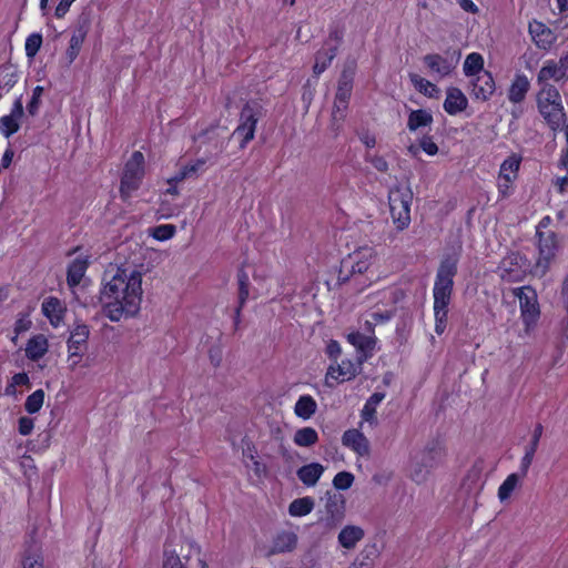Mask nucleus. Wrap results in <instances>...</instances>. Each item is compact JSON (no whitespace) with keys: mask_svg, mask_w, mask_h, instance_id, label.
<instances>
[{"mask_svg":"<svg viewBox=\"0 0 568 568\" xmlns=\"http://www.w3.org/2000/svg\"><path fill=\"white\" fill-rule=\"evenodd\" d=\"M89 27V20H84L83 22L79 23V26L72 31L69 47L64 54L68 65L72 64L78 58L88 36Z\"/></svg>","mask_w":568,"mask_h":568,"instance_id":"nucleus-17","label":"nucleus"},{"mask_svg":"<svg viewBox=\"0 0 568 568\" xmlns=\"http://www.w3.org/2000/svg\"><path fill=\"white\" fill-rule=\"evenodd\" d=\"M343 38L344 29L339 26H332L329 28L328 37L323 45L328 49H334V51L337 52L339 45L343 42Z\"/></svg>","mask_w":568,"mask_h":568,"instance_id":"nucleus-45","label":"nucleus"},{"mask_svg":"<svg viewBox=\"0 0 568 568\" xmlns=\"http://www.w3.org/2000/svg\"><path fill=\"white\" fill-rule=\"evenodd\" d=\"M70 255H72L73 258L68 265L67 282L70 287H74L82 281L90 264L91 255L88 251L80 247L70 252Z\"/></svg>","mask_w":568,"mask_h":568,"instance_id":"nucleus-13","label":"nucleus"},{"mask_svg":"<svg viewBox=\"0 0 568 568\" xmlns=\"http://www.w3.org/2000/svg\"><path fill=\"white\" fill-rule=\"evenodd\" d=\"M49 351V341L43 334H36L31 336L24 348L28 359L37 362L45 356Z\"/></svg>","mask_w":568,"mask_h":568,"instance_id":"nucleus-24","label":"nucleus"},{"mask_svg":"<svg viewBox=\"0 0 568 568\" xmlns=\"http://www.w3.org/2000/svg\"><path fill=\"white\" fill-rule=\"evenodd\" d=\"M413 191L409 186L397 185L389 190L388 204L392 222L397 231L406 230L412 221Z\"/></svg>","mask_w":568,"mask_h":568,"instance_id":"nucleus-4","label":"nucleus"},{"mask_svg":"<svg viewBox=\"0 0 568 568\" xmlns=\"http://www.w3.org/2000/svg\"><path fill=\"white\" fill-rule=\"evenodd\" d=\"M185 546L187 548V552L184 555L186 559L196 557L197 565L200 568H209L206 559L202 555L201 547L197 542H195L194 540H185Z\"/></svg>","mask_w":568,"mask_h":568,"instance_id":"nucleus-46","label":"nucleus"},{"mask_svg":"<svg viewBox=\"0 0 568 568\" xmlns=\"http://www.w3.org/2000/svg\"><path fill=\"white\" fill-rule=\"evenodd\" d=\"M143 273L134 267H116L105 274L100 290L104 315L111 322L136 316L143 301Z\"/></svg>","mask_w":568,"mask_h":568,"instance_id":"nucleus-1","label":"nucleus"},{"mask_svg":"<svg viewBox=\"0 0 568 568\" xmlns=\"http://www.w3.org/2000/svg\"><path fill=\"white\" fill-rule=\"evenodd\" d=\"M423 62L427 68L430 75L436 77L438 79H443L452 74L455 70L458 58H447L437 53L426 54L423 58Z\"/></svg>","mask_w":568,"mask_h":568,"instance_id":"nucleus-15","label":"nucleus"},{"mask_svg":"<svg viewBox=\"0 0 568 568\" xmlns=\"http://www.w3.org/2000/svg\"><path fill=\"white\" fill-rule=\"evenodd\" d=\"M537 109L548 128L557 132L567 121L562 99L554 85L541 87L536 95Z\"/></svg>","mask_w":568,"mask_h":568,"instance_id":"nucleus-3","label":"nucleus"},{"mask_svg":"<svg viewBox=\"0 0 568 568\" xmlns=\"http://www.w3.org/2000/svg\"><path fill=\"white\" fill-rule=\"evenodd\" d=\"M443 460V453L440 450L427 452L423 455V463L427 467H435Z\"/></svg>","mask_w":568,"mask_h":568,"instance_id":"nucleus-58","label":"nucleus"},{"mask_svg":"<svg viewBox=\"0 0 568 568\" xmlns=\"http://www.w3.org/2000/svg\"><path fill=\"white\" fill-rule=\"evenodd\" d=\"M22 565L23 568H43L42 555L38 551L28 552Z\"/></svg>","mask_w":568,"mask_h":568,"instance_id":"nucleus-55","label":"nucleus"},{"mask_svg":"<svg viewBox=\"0 0 568 568\" xmlns=\"http://www.w3.org/2000/svg\"><path fill=\"white\" fill-rule=\"evenodd\" d=\"M23 115V105L21 100H17L9 114L0 118V133L6 138L14 134L20 128V120Z\"/></svg>","mask_w":568,"mask_h":568,"instance_id":"nucleus-22","label":"nucleus"},{"mask_svg":"<svg viewBox=\"0 0 568 568\" xmlns=\"http://www.w3.org/2000/svg\"><path fill=\"white\" fill-rule=\"evenodd\" d=\"M514 295L519 301L520 318L527 335L536 328L540 317V310L536 291L530 286H521L514 290Z\"/></svg>","mask_w":568,"mask_h":568,"instance_id":"nucleus-7","label":"nucleus"},{"mask_svg":"<svg viewBox=\"0 0 568 568\" xmlns=\"http://www.w3.org/2000/svg\"><path fill=\"white\" fill-rule=\"evenodd\" d=\"M205 160L199 159L193 162H190L181 168L180 172L176 173L174 176L171 178V182H181L184 179H187L192 175L197 174L199 172H202L204 170Z\"/></svg>","mask_w":568,"mask_h":568,"instance_id":"nucleus-40","label":"nucleus"},{"mask_svg":"<svg viewBox=\"0 0 568 568\" xmlns=\"http://www.w3.org/2000/svg\"><path fill=\"white\" fill-rule=\"evenodd\" d=\"M433 115L426 110H415L409 113L407 128L410 131H417L420 128L430 125Z\"/></svg>","mask_w":568,"mask_h":568,"instance_id":"nucleus-39","label":"nucleus"},{"mask_svg":"<svg viewBox=\"0 0 568 568\" xmlns=\"http://www.w3.org/2000/svg\"><path fill=\"white\" fill-rule=\"evenodd\" d=\"M468 99L464 92L456 87H449L446 90V98L443 108L449 115H457L466 110Z\"/></svg>","mask_w":568,"mask_h":568,"instance_id":"nucleus-21","label":"nucleus"},{"mask_svg":"<svg viewBox=\"0 0 568 568\" xmlns=\"http://www.w3.org/2000/svg\"><path fill=\"white\" fill-rule=\"evenodd\" d=\"M520 163L521 156L515 153L510 154L501 162L496 180L498 199H507L514 194Z\"/></svg>","mask_w":568,"mask_h":568,"instance_id":"nucleus-8","label":"nucleus"},{"mask_svg":"<svg viewBox=\"0 0 568 568\" xmlns=\"http://www.w3.org/2000/svg\"><path fill=\"white\" fill-rule=\"evenodd\" d=\"M378 256L372 247H361L348 255L342 263L341 278H351L355 285L365 288L379 280L377 271Z\"/></svg>","mask_w":568,"mask_h":568,"instance_id":"nucleus-2","label":"nucleus"},{"mask_svg":"<svg viewBox=\"0 0 568 568\" xmlns=\"http://www.w3.org/2000/svg\"><path fill=\"white\" fill-rule=\"evenodd\" d=\"M537 234L539 236V258L535 265V273L542 276L548 271L550 262L556 255L558 243L554 232H541L538 229Z\"/></svg>","mask_w":568,"mask_h":568,"instance_id":"nucleus-10","label":"nucleus"},{"mask_svg":"<svg viewBox=\"0 0 568 568\" xmlns=\"http://www.w3.org/2000/svg\"><path fill=\"white\" fill-rule=\"evenodd\" d=\"M336 53L334 49H328L324 45L316 52L313 65V72L316 77L322 74L329 67Z\"/></svg>","mask_w":568,"mask_h":568,"instance_id":"nucleus-35","label":"nucleus"},{"mask_svg":"<svg viewBox=\"0 0 568 568\" xmlns=\"http://www.w3.org/2000/svg\"><path fill=\"white\" fill-rule=\"evenodd\" d=\"M75 0H60L55 7V17L63 18Z\"/></svg>","mask_w":568,"mask_h":568,"instance_id":"nucleus-63","label":"nucleus"},{"mask_svg":"<svg viewBox=\"0 0 568 568\" xmlns=\"http://www.w3.org/2000/svg\"><path fill=\"white\" fill-rule=\"evenodd\" d=\"M529 33L532 41L540 49H549L556 41L554 32L546 24L537 20L529 23Z\"/></svg>","mask_w":568,"mask_h":568,"instance_id":"nucleus-23","label":"nucleus"},{"mask_svg":"<svg viewBox=\"0 0 568 568\" xmlns=\"http://www.w3.org/2000/svg\"><path fill=\"white\" fill-rule=\"evenodd\" d=\"M363 362L358 358L355 361L344 358L331 362L325 374V385L334 387L336 384H342L354 379L361 372Z\"/></svg>","mask_w":568,"mask_h":568,"instance_id":"nucleus-9","label":"nucleus"},{"mask_svg":"<svg viewBox=\"0 0 568 568\" xmlns=\"http://www.w3.org/2000/svg\"><path fill=\"white\" fill-rule=\"evenodd\" d=\"M293 442L298 447H311L318 442V434L313 427H303L295 432Z\"/></svg>","mask_w":568,"mask_h":568,"instance_id":"nucleus-38","label":"nucleus"},{"mask_svg":"<svg viewBox=\"0 0 568 568\" xmlns=\"http://www.w3.org/2000/svg\"><path fill=\"white\" fill-rule=\"evenodd\" d=\"M34 428V419L28 416H21L18 420V432L22 436H28Z\"/></svg>","mask_w":568,"mask_h":568,"instance_id":"nucleus-56","label":"nucleus"},{"mask_svg":"<svg viewBox=\"0 0 568 568\" xmlns=\"http://www.w3.org/2000/svg\"><path fill=\"white\" fill-rule=\"evenodd\" d=\"M342 444L359 457L369 455L371 446L366 436L358 429H347L342 436Z\"/></svg>","mask_w":568,"mask_h":568,"instance_id":"nucleus-19","label":"nucleus"},{"mask_svg":"<svg viewBox=\"0 0 568 568\" xmlns=\"http://www.w3.org/2000/svg\"><path fill=\"white\" fill-rule=\"evenodd\" d=\"M384 397H385V394H383V393H374L373 395H371V397L366 400V403L361 412L363 422H367L369 424L376 423V417H375L376 408L382 403Z\"/></svg>","mask_w":568,"mask_h":568,"instance_id":"nucleus-36","label":"nucleus"},{"mask_svg":"<svg viewBox=\"0 0 568 568\" xmlns=\"http://www.w3.org/2000/svg\"><path fill=\"white\" fill-rule=\"evenodd\" d=\"M84 352L85 349L68 348L67 362L68 367L71 371H74L77 367L81 365Z\"/></svg>","mask_w":568,"mask_h":568,"instance_id":"nucleus-53","label":"nucleus"},{"mask_svg":"<svg viewBox=\"0 0 568 568\" xmlns=\"http://www.w3.org/2000/svg\"><path fill=\"white\" fill-rule=\"evenodd\" d=\"M325 353L331 359V362L338 359L342 354V347L339 343L335 339H329L326 343Z\"/></svg>","mask_w":568,"mask_h":568,"instance_id":"nucleus-57","label":"nucleus"},{"mask_svg":"<svg viewBox=\"0 0 568 568\" xmlns=\"http://www.w3.org/2000/svg\"><path fill=\"white\" fill-rule=\"evenodd\" d=\"M409 81L420 94L430 98L438 99L440 97V89L429 80L423 78L417 73H409Z\"/></svg>","mask_w":568,"mask_h":568,"instance_id":"nucleus-30","label":"nucleus"},{"mask_svg":"<svg viewBox=\"0 0 568 568\" xmlns=\"http://www.w3.org/2000/svg\"><path fill=\"white\" fill-rule=\"evenodd\" d=\"M31 326H32V322H31L29 314L20 313L14 323V327H13L14 336L12 337V342L16 343L18 336L22 333L28 332L31 328Z\"/></svg>","mask_w":568,"mask_h":568,"instance_id":"nucleus-49","label":"nucleus"},{"mask_svg":"<svg viewBox=\"0 0 568 568\" xmlns=\"http://www.w3.org/2000/svg\"><path fill=\"white\" fill-rule=\"evenodd\" d=\"M485 60L484 57L478 52H471L466 55L463 72L467 78H474L481 74L484 70Z\"/></svg>","mask_w":568,"mask_h":568,"instance_id":"nucleus-33","label":"nucleus"},{"mask_svg":"<svg viewBox=\"0 0 568 568\" xmlns=\"http://www.w3.org/2000/svg\"><path fill=\"white\" fill-rule=\"evenodd\" d=\"M534 457H535L534 455L526 453V452H525L524 456L521 457L519 469H520L523 477H525L527 475V473L532 464Z\"/></svg>","mask_w":568,"mask_h":568,"instance_id":"nucleus-62","label":"nucleus"},{"mask_svg":"<svg viewBox=\"0 0 568 568\" xmlns=\"http://www.w3.org/2000/svg\"><path fill=\"white\" fill-rule=\"evenodd\" d=\"M353 90V79L347 74H342L337 91L335 94L334 105H333V116L335 120H342L345 116V111L347 110L348 102L352 95Z\"/></svg>","mask_w":568,"mask_h":568,"instance_id":"nucleus-16","label":"nucleus"},{"mask_svg":"<svg viewBox=\"0 0 568 568\" xmlns=\"http://www.w3.org/2000/svg\"><path fill=\"white\" fill-rule=\"evenodd\" d=\"M347 341L357 349V357L361 362H366L373 355L376 344L374 336H367L359 332H352L347 335Z\"/></svg>","mask_w":568,"mask_h":568,"instance_id":"nucleus-20","label":"nucleus"},{"mask_svg":"<svg viewBox=\"0 0 568 568\" xmlns=\"http://www.w3.org/2000/svg\"><path fill=\"white\" fill-rule=\"evenodd\" d=\"M42 94V87L38 85L33 89L31 100L27 104V110L31 115H34L38 112Z\"/></svg>","mask_w":568,"mask_h":568,"instance_id":"nucleus-54","label":"nucleus"},{"mask_svg":"<svg viewBox=\"0 0 568 568\" xmlns=\"http://www.w3.org/2000/svg\"><path fill=\"white\" fill-rule=\"evenodd\" d=\"M561 301L562 306L568 305V274L565 276L562 284H561Z\"/></svg>","mask_w":568,"mask_h":568,"instance_id":"nucleus-64","label":"nucleus"},{"mask_svg":"<svg viewBox=\"0 0 568 568\" xmlns=\"http://www.w3.org/2000/svg\"><path fill=\"white\" fill-rule=\"evenodd\" d=\"M90 335L89 326L85 324L75 325L68 338L67 346L68 348L75 349H85L88 347V338Z\"/></svg>","mask_w":568,"mask_h":568,"instance_id":"nucleus-31","label":"nucleus"},{"mask_svg":"<svg viewBox=\"0 0 568 568\" xmlns=\"http://www.w3.org/2000/svg\"><path fill=\"white\" fill-rule=\"evenodd\" d=\"M456 271L457 257H448L442 261L433 290L434 307L448 308Z\"/></svg>","mask_w":568,"mask_h":568,"instance_id":"nucleus-6","label":"nucleus"},{"mask_svg":"<svg viewBox=\"0 0 568 568\" xmlns=\"http://www.w3.org/2000/svg\"><path fill=\"white\" fill-rule=\"evenodd\" d=\"M42 313L53 327H59L63 322L65 307L57 297L45 298L42 303Z\"/></svg>","mask_w":568,"mask_h":568,"instance_id":"nucleus-25","label":"nucleus"},{"mask_svg":"<svg viewBox=\"0 0 568 568\" xmlns=\"http://www.w3.org/2000/svg\"><path fill=\"white\" fill-rule=\"evenodd\" d=\"M530 89V82L524 73H517L508 89V100L511 103H521Z\"/></svg>","mask_w":568,"mask_h":568,"instance_id":"nucleus-26","label":"nucleus"},{"mask_svg":"<svg viewBox=\"0 0 568 568\" xmlns=\"http://www.w3.org/2000/svg\"><path fill=\"white\" fill-rule=\"evenodd\" d=\"M315 501L310 496L296 498L288 505V514L292 517H304L313 511Z\"/></svg>","mask_w":568,"mask_h":568,"instance_id":"nucleus-34","label":"nucleus"},{"mask_svg":"<svg viewBox=\"0 0 568 568\" xmlns=\"http://www.w3.org/2000/svg\"><path fill=\"white\" fill-rule=\"evenodd\" d=\"M317 404L311 395H302L298 397L294 406V414L303 419L308 420L316 412Z\"/></svg>","mask_w":568,"mask_h":568,"instance_id":"nucleus-32","label":"nucleus"},{"mask_svg":"<svg viewBox=\"0 0 568 568\" xmlns=\"http://www.w3.org/2000/svg\"><path fill=\"white\" fill-rule=\"evenodd\" d=\"M447 314H448V308L442 310L440 307H434L435 332L438 335H442L446 329Z\"/></svg>","mask_w":568,"mask_h":568,"instance_id":"nucleus-52","label":"nucleus"},{"mask_svg":"<svg viewBox=\"0 0 568 568\" xmlns=\"http://www.w3.org/2000/svg\"><path fill=\"white\" fill-rule=\"evenodd\" d=\"M161 568H186L175 550H165Z\"/></svg>","mask_w":568,"mask_h":568,"instance_id":"nucleus-51","label":"nucleus"},{"mask_svg":"<svg viewBox=\"0 0 568 568\" xmlns=\"http://www.w3.org/2000/svg\"><path fill=\"white\" fill-rule=\"evenodd\" d=\"M520 477L518 474H510L498 488V498L501 503L510 498L515 489L519 486Z\"/></svg>","mask_w":568,"mask_h":568,"instance_id":"nucleus-41","label":"nucleus"},{"mask_svg":"<svg viewBox=\"0 0 568 568\" xmlns=\"http://www.w3.org/2000/svg\"><path fill=\"white\" fill-rule=\"evenodd\" d=\"M568 79V55L559 60H549L544 63L537 75V82L541 87L551 85L550 81L562 82Z\"/></svg>","mask_w":568,"mask_h":568,"instance_id":"nucleus-12","label":"nucleus"},{"mask_svg":"<svg viewBox=\"0 0 568 568\" xmlns=\"http://www.w3.org/2000/svg\"><path fill=\"white\" fill-rule=\"evenodd\" d=\"M528 271L527 261L518 253L507 255L499 266L500 276L507 282L521 281Z\"/></svg>","mask_w":568,"mask_h":568,"instance_id":"nucleus-14","label":"nucleus"},{"mask_svg":"<svg viewBox=\"0 0 568 568\" xmlns=\"http://www.w3.org/2000/svg\"><path fill=\"white\" fill-rule=\"evenodd\" d=\"M176 229L173 224H161L150 231L152 237L158 241H168L175 235Z\"/></svg>","mask_w":568,"mask_h":568,"instance_id":"nucleus-48","label":"nucleus"},{"mask_svg":"<svg viewBox=\"0 0 568 568\" xmlns=\"http://www.w3.org/2000/svg\"><path fill=\"white\" fill-rule=\"evenodd\" d=\"M326 511L329 515V520L332 525L337 524L343 517V513L339 509H337V504L335 500L329 499L326 503Z\"/></svg>","mask_w":568,"mask_h":568,"instance_id":"nucleus-59","label":"nucleus"},{"mask_svg":"<svg viewBox=\"0 0 568 568\" xmlns=\"http://www.w3.org/2000/svg\"><path fill=\"white\" fill-rule=\"evenodd\" d=\"M495 80L489 71L471 78V94L476 100L487 101L495 92Z\"/></svg>","mask_w":568,"mask_h":568,"instance_id":"nucleus-18","label":"nucleus"},{"mask_svg":"<svg viewBox=\"0 0 568 568\" xmlns=\"http://www.w3.org/2000/svg\"><path fill=\"white\" fill-rule=\"evenodd\" d=\"M325 468L320 463H311L302 466L297 469L298 479L307 487H314L322 475L324 474Z\"/></svg>","mask_w":568,"mask_h":568,"instance_id":"nucleus-28","label":"nucleus"},{"mask_svg":"<svg viewBox=\"0 0 568 568\" xmlns=\"http://www.w3.org/2000/svg\"><path fill=\"white\" fill-rule=\"evenodd\" d=\"M44 403V392L42 389H37L32 394H30L24 403V409L29 414L38 413Z\"/></svg>","mask_w":568,"mask_h":568,"instance_id":"nucleus-44","label":"nucleus"},{"mask_svg":"<svg viewBox=\"0 0 568 568\" xmlns=\"http://www.w3.org/2000/svg\"><path fill=\"white\" fill-rule=\"evenodd\" d=\"M42 44V36L40 33H31L24 43L26 55L33 59L39 52Z\"/></svg>","mask_w":568,"mask_h":568,"instance_id":"nucleus-47","label":"nucleus"},{"mask_svg":"<svg viewBox=\"0 0 568 568\" xmlns=\"http://www.w3.org/2000/svg\"><path fill=\"white\" fill-rule=\"evenodd\" d=\"M29 385H30V378H29L28 374L24 372L17 373L11 377V379L7 384V386L4 388V394L7 396L14 397L18 394L19 387H23V386L28 387Z\"/></svg>","mask_w":568,"mask_h":568,"instance_id":"nucleus-42","label":"nucleus"},{"mask_svg":"<svg viewBox=\"0 0 568 568\" xmlns=\"http://www.w3.org/2000/svg\"><path fill=\"white\" fill-rule=\"evenodd\" d=\"M258 115L257 109L252 104H246L242 109L240 123L233 133L240 139L241 149H244L254 139Z\"/></svg>","mask_w":568,"mask_h":568,"instance_id":"nucleus-11","label":"nucleus"},{"mask_svg":"<svg viewBox=\"0 0 568 568\" xmlns=\"http://www.w3.org/2000/svg\"><path fill=\"white\" fill-rule=\"evenodd\" d=\"M237 282H239V307L236 310V316L239 317L241 308L246 303L250 290H248V275L241 270L237 274Z\"/></svg>","mask_w":568,"mask_h":568,"instance_id":"nucleus-43","label":"nucleus"},{"mask_svg":"<svg viewBox=\"0 0 568 568\" xmlns=\"http://www.w3.org/2000/svg\"><path fill=\"white\" fill-rule=\"evenodd\" d=\"M17 81L18 75L13 65H0V97L8 93Z\"/></svg>","mask_w":568,"mask_h":568,"instance_id":"nucleus-37","label":"nucleus"},{"mask_svg":"<svg viewBox=\"0 0 568 568\" xmlns=\"http://www.w3.org/2000/svg\"><path fill=\"white\" fill-rule=\"evenodd\" d=\"M297 535L293 531H281L278 532L272 545L273 554H285L293 551L297 546Z\"/></svg>","mask_w":568,"mask_h":568,"instance_id":"nucleus-29","label":"nucleus"},{"mask_svg":"<svg viewBox=\"0 0 568 568\" xmlns=\"http://www.w3.org/2000/svg\"><path fill=\"white\" fill-rule=\"evenodd\" d=\"M144 175V155L140 151H135L125 162L122 171L120 181V194L123 200H128L136 193L143 183Z\"/></svg>","mask_w":568,"mask_h":568,"instance_id":"nucleus-5","label":"nucleus"},{"mask_svg":"<svg viewBox=\"0 0 568 568\" xmlns=\"http://www.w3.org/2000/svg\"><path fill=\"white\" fill-rule=\"evenodd\" d=\"M363 538L364 530L359 526L355 525L345 526L337 536L341 547L348 550L354 549Z\"/></svg>","mask_w":568,"mask_h":568,"instance_id":"nucleus-27","label":"nucleus"},{"mask_svg":"<svg viewBox=\"0 0 568 568\" xmlns=\"http://www.w3.org/2000/svg\"><path fill=\"white\" fill-rule=\"evenodd\" d=\"M419 145L422 148V150L427 154V155H435L437 154L438 152V146L437 144L433 141V139L430 136H424L420 139V142H419Z\"/></svg>","mask_w":568,"mask_h":568,"instance_id":"nucleus-60","label":"nucleus"},{"mask_svg":"<svg viewBox=\"0 0 568 568\" xmlns=\"http://www.w3.org/2000/svg\"><path fill=\"white\" fill-rule=\"evenodd\" d=\"M354 483V475L348 471H339L333 479V485L336 489H348Z\"/></svg>","mask_w":568,"mask_h":568,"instance_id":"nucleus-50","label":"nucleus"},{"mask_svg":"<svg viewBox=\"0 0 568 568\" xmlns=\"http://www.w3.org/2000/svg\"><path fill=\"white\" fill-rule=\"evenodd\" d=\"M367 161L379 172H386L388 170V163L383 156L372 155L367 158Z\"/></svg>","mask_w":568,"mask_h":568,"instance_id":"nucleus-61","label":"nucleus"}]
</instances>
